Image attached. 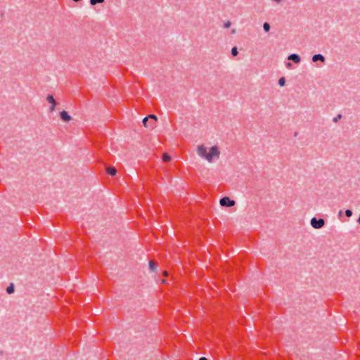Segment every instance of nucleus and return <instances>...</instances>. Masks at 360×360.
I'll list each match as a JSON object with an SVG mask.
<instances>
[{
	"label": "nucleus",
	"instance_id": "nucleus-1",
	"mask_svg": "<svg viewBox=\"0 0 360 360\" xmlns=\"http://www.w3.org/2000/svg\"><path fill=\"white\" fill-rule=\"evenodd\" d=\"M197 153L209 162H213L214 159H218L220 155L219 148L216 146L211 147L209 153L207 152V148L203 145L198 146Z\"/></svg>",
	"mask_w": 360,
	"mask_h": 360
},
{
	"label": "nucleus",
	"instance_id": "nucleus-2",
	"mask_svg": "<svg viewBox=\"0 0 360 360\" xmlns=\"http://www.w3.org/2000/svg\"><path fill=\"white\" fill-rule=\"evenodd\" d=\"M219 203L222 207H232L235 205L236 202L233 200H231L229 197H223L220 199Z\"/></svg>",
	"mask_w": 360,
	"mask_h": 360
},
{
	"label": "nucleus",
	"instance_id": "nucleus-3",
	"mask_svg": "<svg viewBox=\"0 0 360 360\" xmlns=\"http://www.w3.org/2000/svg\"><path fill=\"white\" fill-rule=\"evenodd\" d=\"M325 221L323 219H319L314 217L311 219V225L314 229H321L324 226Z\"/></svg>",
	"mask_w": 360,
	"mask_h": 360
},
{
	"label": "nucleus",
	"instance_id": "nucleus-4",
	"mask_svg": "<svg viewBox=\"0 0 360 360\" xmlns=\"http://www.w3.org/2000/svg\"><path fill=\"white\" fill-rule=\"evenodd\" d=\"M46 101L49 102V103L51 104V106L49 107V112H53L55 110V108L58 103L52 95H49L46 96Z\"/></svg>",
	"mask_w": 360,
	"mask_h": 360
},
{
	"label": "nucleus",
	"instance_id": "nucleus-5",
	"mask_svg": "<svg viewBox=\"0 0 360 360\" xmlns=\"http://www.w3.org/2000/svg\"><path fill=\"white\" fill-rule=\"evenodd\" d=\"M60 119L65 122H68L72 120L71 116L69 115L68 112L65 110H63L60 112Z\"/></svg>",
	"mask_w": 360,
	"mask_h": 360
},
{
	"label": "nucleus",
	"instance_id": "nucleus-6",
	"mask_svg": "<svg viewBox=\"0 0 360 360\" xmlns=\"http://www.w3.org/2000/svg\"><path fill=\"white\" fill-rule=\"evenodd\" d=\"M288 60H292L295 63L300 62V57L297 54H291L288 56Z\"/></svg>",
	"mask_w": 360,
	"mask_h": 360
},
{
	"label": "nucleus",
	"instance_id": "nucleus-7",
	"mask_svg": "<svg viewBox=\"0 0 360 360\" xmlns=\"http://www.w3.org/2000/svg\"><path fill=\"white\" fill-rule=\"evenodd\" d=\"M313 62H316L318 60H321V62L325 61V58L321 54H316L312 57Z\"/></svg>",
	"mask_w": 360,
	"mask_h": 360
},
{
	"label": "nucleus",
	"instance_id": "nucleus-8",
	"mask_svg": "<svg viewBox=\"0 0 360 360\" xmlns=\"http://www.w3.org/2000/svg\"><path fill=\"white\" fill-rule=\"evenodd\" d=\"M106 172L111 176H115L117 174V169L113 167H108L106 168Z\"/></svg>",
	"mask_w": 360,
	"mask_h": 360
},
{
	"label": "nucleus",
	"instance_id": "nucleus-9",
	"mask_svg": "<svg viewBox=\"0 0 360 360\" xmlns=\"http://www.w3.org/2000/svg\"><path fill=\"white\" fill-rule=\"evenodd\" d=\"M14 290H15V288H14V285L13 283L10 284V285H8L6 288V292L8 294H11V293L14 292Z\"/></svg>",
	"mask_w": 360,
	"mask_h": 360
},
{
	"label": "nucleus",
	"instance_id": "nucleus-10",
	"mask_svg": "<svg viewBox=\"0 0 360 360\" xmlns=\"http://www.w3.org/2000/svg\"><path fill=\"white\" fill-rule=\"evenodd\" d=\"M156 264L155 262H153V260H150L149 262V268L151 271H154L155 269H156Z\"/></svg>",
	"mask_w": 360,
	"mask_h": 360
},
{
	"label": "nucleus",
	"instance_id": "nucleus-11",
	"mask_svg": "<svg viewBox=\"0 0 360 360\" xmlns=\"http://www.w3.org/2000/svg\"><path fill=\"white\" fill-rule=\"evenodd\" d=\"M162 160L164 162H169L171 160V157L167 153H164L162 155Z\"/></svg>",
	"mask_w": 360,
	"mask_h": 360
},
{
	"label": "nucleus",
	"instance_id": "nucleus-12",
	"mask_svg": "<svg viewBox=\"0 0 360 360\" xmlns=\"http://www.w3.org/2000/svg\"><path fill=\"white\" fill-rule=\"evenodd\" d=\"M104 1L105 0H90L89 2L91 6H95L97 4L103 3Z\"/></svg>",
	"mask_w": 360,
	"mask_h": 360
},
{
	"label": "nucleus",
	"instance_id": "nucleus-13",
	"mask_svg": "<svg viewBox=\"0 0 360 360\" xmlns=\"http://www.w3.org/2000/svg\"><path fill=\"white\" fill-rule=\"evenodd\" d=\"M263 28L265 32H269L270 30V25L268 22H264L263 24Z\"/></svg>",
	"mask_w": 360,
	"mask_h": 360
},
{
	"label": "nucleus",
	"instance_id": "nucleus-14",
	"mask_svg": "<svg viewBox=\"0 0 360 360\" xmlns=\"http://www.w3.org/2000/svg\"><path fill=\"white\" fill-rule=\"evenodd\" d=\"M238 52L237 47L236 46L233 47L231 49V54L233 56H236L238 55Z\"/></svg>",
	"mask_w": 360,
	"mask_h": 360
},
{
	"label": "nucleus",
	"instance_id": "nucleus-15",
	"mask_svg": "<svg viewBox=\"0 0 360 360\" xmlns=\"http://www.w3.org/2000/svg\"><path fill=\"white\" fill-rule=\"evenodd\" d=\"M285 79L284 77H281L278 80V84L281 86H283L285 85Z\"/></svg>",
	"mask_w": 360,
	"mask_h": 360
},
{
	"label": "nucleus",
	"instance_id": "nucleus-16",
	"mask_svg": "<svg viewBox=\"0 0 360 360\" xmlns=\"http://www.w3.org/2000/svg\"><path fill=\"white\" fill-rule=\"evenodd\" d=\"M148 119H152V120H153L155 122H156V121L158 120V117H157V116H156V115H149L148 116Z\"/></svg>",
	"mask_w": 360,
	"mask_h": 360
},
{
	"label": "nucleus",
	"instance_id": "nucleus-17",
	"mask_svg": "<svg viewBox=\"0 0 360 360\" xmlns=\"http://www.w3.org/2000/svg\"><path fill=\"white\" fill-rule=\"evenodd\" d=\"M345 215L347 217H350L352 215V210H347L345 211Z\"/></svg>",
	"mask_w": 360,
	"mask_h": 360
},
{
	"label": "nucleus",
	"instance_id": "nucleus-18",
	"mask_svg": "<svg viewBox=\"0 0 360 360\" xmlns=\"http://www.w3.org/2000/svg\"><path fill=\"white\" fill-rule=\"evenodd\" d=\"M342 115L340 114L338 115L335 117L333 118V122H337L339 120H340Z\"/></svg>",
	"mask_w": 360,
	"mask_h": 360
},
{
	"label": "nucleus",
	"instance_id": "nucleus-19",
	"mask_svg": "<svg viewBox=\"0 0 360 360\" xmlns=\"http://www.w3.org/2000/svg\"><path fill=\"white\" fill-rule=\"evenodd\" d=\"M148 120V117H146L143 120V124L144 127H148V124H147Z\"/></svg>",
	"mask_w": 360,
	"mask_h": 360
},
{
	"label": "nucleus",
	"instance_id": "nucleus-20",
	"mask_svg": "<svg viewBox=\"0 0 360 360\" xmlns=\"http://www.w3.org/2000/svg\"><path fill=\"white\" fill-rule=\"evenodd\" d=\"M231 25V22L230 21H227V22H226L224 23V26L225 28H229Z\"/></svg>",
	"mask_w": 360,
	"mask_h": 360
},
{
	"label": "nucleus",
	"instance_id": "nucleus-21",
	"mask_svg": "<svg viewBox=\"0 0 360 360\" xmlns=\"http://www.w3.org/2000/svg\"><path fill=\"white\" fill-rule=\"evenodd\" d=\"M162 275L165 276V277H167L168 276L169 274L167 271H164L163 273H162Z\"/></svg>",
	"mask_w": 360,
	"mask_h": 360
},
{
	"label": "nucleus",
	"instance_id": "nucleus-22",
	"mask_svg": "<svg viewBox=\"0 0 360 360\" xmlns=\"http://www.w3.org/2000/svg\"><path fill=\"white\" fill-rule=\"evenodd\" d=\"M199 360H207L206 357H200Z\"/></svg>",
	"mask_w": 360,
	"mask_h": 360
},
{
	"label": "nucleus",
	"instance_id": "nucleus-23",
	"mask_svg": "<svg viewBox=\"0 0 360 360\" xmlns=\"http://www.w3.org/2000/svg\"><path fill=\"white\" fill-rule=\"evenodd\" d=\"M161 283H166V280H165V279H162V280L161 281Z\"/></svg>",
	"mask_w": 360,
	"mask_h": 360
},
{
	"label": "nucleus",
	"instance_id": "nucleus-24",
	"mask_svg": "<svg viewBox=\"0 0 360 360\" xmlns=\"http://www.w3.org/2000/svg\"><path fill=\"white\" fill-rule=\"evenodd\" d=\"M291 65H292V64H291L290 63H287V66H288V67H290V66H291Z\"/></svg>",
	"mask_w": 360,
	"mask_h": 360
},
{
	"label": "nucleus",
	"instance_id": "nucleus-25",
	"mask_svg": "<svg viewBox=\"0 0 360 360\" xmlns=\"http://www.w3.org/2000/svg\"><path fill=\"white\" fill-rule=\"evenodd\" d=\"M150 126H151L152 127H154V123H150Z\"/></svg>",
	"mask_w": 360,
	"mask_h": 360
},
{
	"label": "nucleus",
	"instance_id": "nucleus-26",
	"mask_svg": "<svg viewBox=\"0 0 360 360\" xmlns=\"http://www.w3.org/2000/svg\"><path fill=\"white\" fill-rule=\"evenodd\" d=\"M276 1H279L280 0H276Z\"/></svg>",
	"mask_w": 360,
	"mask_h": 360
}]
</instances>
